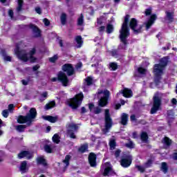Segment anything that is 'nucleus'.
<instances>
[{"label":"nucleus","mask_w":177,"mask_h":177,"mask_svg":"<svg viewBox=\"0 0 177 177\" xmlns=\"http://www.w3.org/2000/svg\"><path fill=\"white\" fill-rule=\"evenodd\" d=\"M37 115H38L37 109L32 107L30 108L25 116L22 115H19L17 121L18 124H27L28 127H31V124L37 118Z\"/></svg>","instance_id":"f257e3e1"},{"label":"nucleus","mask_w":177,"mask_h":177,"mask_svg":"<svg viewBox=\"0 0 177 177\" xmlns=\"http://www.w3.org/2000/svg\"><path fill=\"white\" fill-rule=\"evenodd\" d=\"M168 64V57H165L160 59L159 64H155L153 68V74L155 75V82L156 85L160 84V80H161V75L163 74L164 68L165 66Z\"/></svg>","instance_id":"f03ea898"},{"label":"nucleus","mask_w":177,"mask_h":177,"mask_svg":"<svg viewBox=\"0 0 177 177\" xmlns=\"http://www.w3.org/2000/svg\"><path fill=\"white\" fill-rule=\"evenodd\" d=\"M129 20V15H127L124 17V21L122 24L121 30H120V41L124 44V45H127V38L129 37V29L128 28Z\"/></svg>","instance_id":"7ed1b4c3"},{"label":"nucleus","mask_w":177,"mask_h":177,"mask_svg":"<svg viewBox=\"0 0 177 177\" xmlns=\"http://www.w3.org/2000/svg\"><path fill=\"white\" fill-rule=\"evenodd\" d=\"M82 100H84V94L80 93L68 101V103L73 110H77L81 106Z\"/></svg>","instance_id":"20e7f679"},{"label":"nucleus","mask_w":177,"mask_h":177,"mask_svg":"<svg viewBox=\"0 0 177 177\" xmlns=\"http://www.w3.org/2000/svg\"><path fill=\"white\" fill-rule=\"evenodd\" d=\"M104 121L105 125L104 128L102 129V132L103 133H107L113 127V120L110 116V110L109 109H105Z\"/></svg>","instance_id":"39448f33"},{"label":"nucleus","mask_w":177,"mask_h":177,"mask_svg":"<svg viewBox=\"0 0 177 177\" xmlns=\"http://www.w3.org/2000/svg\"><path fill=\"white\" fill-rule=\"evenodd\" d=\"M97 95L99 97H101L99 100V106H100V107H104V106H106L107 101L110 96V91L107 90L98 91Z\"/></svg>","instance_id":"423d86ee"},{"label":"nucleus","mask_w":177,"mask_h":177,"mask_svg":"<svg viewBox=\"0 0 177 177\" xmlns=\"http://www.w3.org/2000/svg\"><path fill=\"white\" fill-rule=\"evenodd\" d=\"M15 52L19 60H21L22 62H28L29 58L27 55V53H26V50H21L20 46H19L18 44L16 45Z\"/></svg>","instance_id":"0eeeda50"},{"label":"nucleus","mask_w":177,"mask_h":177,"mask_svg":"<svg viewBox=\"0 0 177 177\" xmlns=\"http://www.w3.org/2000/svg\"><path fill=\"white\" fill-rule=\"evenodd\" d=\"M129 26L134 31L135 34L142 32V26L138 24V21L135 18H132L129 22Z\"/></svg>","instance_id":"6e6552de"},{"label":"nucleus","mask_w":177,"mask_h":177,"mask_svg":"<svg viewBox=\"0 0 177 177\" xmlns=\"http://www.w3.org/2000/svg\"><path fill=\"white\" fill-rule=\"evenodd\" d=\"M161 106V99L158 96L155 95L153 97V105L151 109V114H156L158 110H160V106Z\"/></svg>","instance_id":"1a4fd4ad"},{"label":"nucleus","mask_w":177,"mask_h":177,"mask_svg":"<svg viewBox=\"0 0 177 177\" xmlns=\"http://www.w3.org/2000/svg\"><path fill=\"white\" fill-rule=\"evenodd\" d=\"M78 131V126L74 123H71L68 125V136L71 139H75V132Z\"/></svg>","instance_id":"9d476101"},{"label":"nucleus","mask_w":177,"mask_h":177,"mask_svg":"<svg viewBox=\"0 0 177 177\" xmlns=\"http://www.w3.org/2000/svg\"><path fill=\"white\" fill-rule=\"evenodd\" d=\"M102 169H104L103 175L104 176H110V175H115V172L113 170L111 165L110 162H106L102 166Z\"/></svg>","instance_id":"9b49d317"},{"label":"nucleus","mask_w":177,"mask_h":177,"mask_svg":"<svg viewBox=\"0 0 177 177\" xmlns=\"http://www.w3.org/2000/svg\"><path fill=\"white\" fill-rule=\"evenodd\" d=\"M28 27L30 30H32L33 34H35V38H39L40 37H41L42 35L41 33V29H39V28H38L37 25L34 24H30L28 25Z\"/></svg>","instance_id":"f8f14e48"},{"label":"nucleus","mask_w":177,"mask_h":177,"mask_svg":"<svg viewBox=\"0 0 177 177\" xmlns=\"http://www.w3.org/2000/svg\"><path fill=\"white\" fill-rule=\"evenodd\" d=\"M57 80L62 83L64 86H67V75L63 71H59L57 74Z\"/></svg>","instance_id":"ddd939ff"},{"label":"nucleus","mask_w":177,"mask_h":177,"mask_svg":"<svg viewBox=\"0 0 177 177\" xmlns=\"http://www.w3.org/2000/svg\"><path fill=\"white\" fill-rule=\"evenodd\" d=\"M132 164V159L131 158V156H127L125 158H123L121 160L120 165L123 168H128Z\"/></svg>","instance_id":"4468645a"},{"label":"nucleus","mask_w":177,"mask_h":177,"mask_svg":"<svg viewBox=\"0 0 177 177\" xmlns=\"http://www.w3.org/2000/svg\"><path fill=\"white\" fill-rule=\"evenodd\" d=\"M156 20H157V15H151L149 19L147 22H145L144 24L146 27V30H149V28H150V27H151V26L154 24V21H156Z\"/></svg>","instance_id":"2eb2a0df"},{"label":"nucleus","mask_w":177,"mask_h":177,"mask_svg":"<svg viewBox=\"0 0 177 177\" xmlns=\"http://www.w3.org/2000/svg\"><path fill=\"white\" fill-rule=\"evenodd\" d=\"M26 157L27 160H31L32 158V154L30 153V151H21L19 153H18V158L21 160V158H24Z\"/></svg>","instance_id":"dca6fc26"},{"label":"nucleus","mask_w":177,"mask_h":177,"mask_svg":"<svg viewBox=\"0 0 177 177\" xmlns=\"http://www.w3.org/2000/svg\"><path fill=\"white\" fill-rule=\"evenodd\" d=\"M36 161L37 165H43L44 167H48V162L44 156L37 157Z\"/></svg>","instance_id":"f3484780"},{"label":"nucleus","mask_w":177,"mask_h":177,"mask_svg":"<svg viewBox=\"0 0 177 177\" xmlns=\"http://www.w3.org/2000/svg\"><path fill=\"white\" fill-rule=\"evenodd\" d=\"M88 162L91 167H96V155H95V153H91L89 154Z\"/></svg>","instance_id":"a211bd4d"},{"label":"nucleus","mask_w":177,"mask_h":177,"mask_svg":"<svg viewBox=\"0 0 177 177\" xmlns=\"http://www.w3.org/2000/svg\"><path fill=\"white\" fill-rule=\"evenodd\" d=\"M43 118L46 121H48L52 124H55V122H57V120H58L57 116H52V115L43 116Z\"/></svg>","instance_id":"6ab92c4d"},{"label":"nucleus","mask_w":177,"mask_h":177,"mask_svg":"<svg viewBox=\"0 0 177 177\" xmlns=\"http://www.w3.org/2000/svg\"><path fill=\"white\" fill-rule=\"evenodd\" d=\"M150 165H151V160H148V162L145 164L144 167L137 165L136 168L140 171V172H145V169H146V168H149Z\"/></svg>","instance_id":"aec40b11"},{"label":"nucleus","mask_w":177,"mask_h":177,"mask_svg":"<svg viewBox=\"0 0 177 177\" xmlns=\"http://www.w3.org/2000/svg\"><path fill=\"white\" fill-rule=\"evenodd\" d=\"M166 14V19L167 20H168L169 21H170L171 23V21H174V11H171V10H167L165 12Z\"/></svg>","instance_id":"412c9836"},{"label":"nucleus","mask_w":177,"mask_h":177,"mask_svg":"<svg viewBox=\"0 0 177 177\" xmlns=\"http://www.w3.org/2000/svg\"><path fill=\"white\" fill-rule=\"evenodd\" d=\"M75 73V71H74V67L70 64H67V75L70 77L71 75H74Z\"/></svg>","instance_id":"4be33fe9"},{"label":"nucleus","mask_w":177,"mask_h":177,"mask_svg":"<svg viewBox=\"0 0 177 177\" xmlns=\"http://www.w3.org/2000/svg\"><path fill=\"white\" fill-rule=\"evenodd\" d=\"M75 42L77 44L75 45V48L77 49L81 48L82 46V44H84V41H82V37L81 36H77L75 37Z\"/></svg>","instance_id":"5701e85b"},{"label":"nucleus","mask_w":177,"mask_h":177,"mask_svg":"<svg viewBox=\"0 0 177 177\" xmlns=\"http://www.w3.org/2000/svg\"><path fill=\"white\" fill-rule=\"evenodd\" d=\"M122 95L124 97H132V91L128 88H124L122 91Z\"/></svg>","instance_id":"b1692460"},{"label":"nucleus","mask_w":177,"mask_h":177,"mask_svg":"<svg viewBox=\"0 0 177 177\" xmlns=\"http://www.w3.org/2000/svg\"><path fill=\"white\" fill-rule=\"evenodd\" d=\"M53 107H56V102H55V100L50 101L46 104L45 105V110H50V109H53Z\"/></svg>","instance_id":"393cba45"},{"label":"nucleus","mask_w":177,"mask_h":177,"mask_svg":"<svg viewBox=\"0 0 177 177\" xmlns=\"http://www.w3.org/2000/svg\"><path fill=\"white\" fill-rule=\"evenodd\" d=\"M121 124L122 125H127V124H128V114L127 113L122 114Z\"/></svg>","instance_id":"a878e982"},{"label":"nucleus","mask_w":177,"mask_h":177,"mask_svg":"<svg viewBox=\"0 0 177 177\" xmlns=\"http://www.w3.org/2000/svg\"><path fill=\"white\" fill-rule=\"evenodd\" d=\"M17 12H21L23 10V5H24V0H17Z\"/></svg>","instance_id":"bb28decb"},{"label":"nucleus","mask_w":177,"mask_h":177,"mask_svg":"<svg viewBox=\"0 0 177 177\" xmlns=\"http://www.w3.org/2000/svg\"><path fill=\"white\" fill-rule=\"evenodd\" d=\"M162 143H163L165 146H171L172 140H171L168 137H165L162 140Z\"/></svg>","instance_id":"cd10ccee"},{"label":"nucleus","mask_w":177,"mask_h":177,"mask_svg":"<svg viewBox=\"0 0 177 177\" xmlns=\"http://www.w3.org/2000/svg\"><path fill=\"white\" fill-rule=\"evenodd\" d=\"M27 127H28V125L26 124H19L17 126V131H18V132H24L26 128H27Z\"/></svg>","instance_id":"c85d7f7f"},{"label":"nucleus","mask_w":177,"mask_h":177,"mask_svg":"<svg viewBox=\"0 0 177 177\" xmlns=\"http://www.w3.org/2000/svg\"><path fill=\"white\" fill-rule=\"evenodd\" d=\"M60 20H61V24L62 26H64L67 21V15L66 13H62L60 17Z\"/></svg>","instance_id":"c756f323"},{"label":"nucleus","mask_w":177,"mask_h":177,"mask_svg":"<svg viewBox=\"0 0 177 177\" xmlns=\"http://www.w3.org/2000/svg\"><path fill=\"white\" fill-rule=\"evenodd\" d=\"M93 84V80L91 77H88L85 79L84 85L87 86H91Z\"/></svg>","instance_id":"7c9ffc66"},{"label":"nucleus","mask_w":177,"mask_h":177,"mask_svg":"<svg viewBox=\"0 0 177 177\" xmlns=\"http://www.w3.org/2000/svg\"><path fill=\"white\" fill-rule=\"evenodd\" d=\"M53 142L54 143H57V145L60 143V137H59V135L57 133L54 134V136H53Z\"/></svg>","instance_id":"2f4dec72"},{"label":"nucleus","mask_w":177,"mask_h":177,"mask_svg":"<svg viewBox=\"0 0 177 177\" xmlns=\"http://www.w3.org/2000/svg\"><path fill=\"white\" fill-rule=\"evenodd\" d=\"M86 150H88V144H84L79 148L80 153H85Z\"/></svg>","instance_id":"473e14b6"},{"label":"nucleus","mask_w":177,"mask_h":177,"mask_svg":"<svg viewBox=\"0 0 177 177\" xmlns=\"http://www.w3.org/2000/svg\"><path fill=\"white\" fill-rule=\"evenodd\" d=\"M109 68L112 70V71H115V70L118 68V66L117 65V63L111 62L109 64Z\"/></svg>","instance_id":"72a5a7b5"},{"label":"nucleus","mask_w":177,"mask_h":177,"mask_svg":"<svg viewBox=\"0 0 177 177\" xmlns=\"http://www.w3.org/2000/svg\"><path fill=\"white\" fill-rule=\"evenodd\" d=\"M161 170L164 174H167V172H168V165H167L166 162H162Z\"/></svg>","instance_id":"f704fd0d"},{"label":"nucleus","mask_w":177,"mask_h":177,"mask_svg":"<svg viewBox=\"0 0 177 177\" xmlns=\"http://www.w3.org/2000/svg\"><path fill=\"white\" fill-rule=\"evenodd\" d=\"M44 151H46V153H52V151H53V149H52V147H50V145L46 144L44 145Z\"/></svg>","instance_id":"c9c22d12"},{"label":"nucleus","mask_w":177,"mask_h":177,"mask_svg":"<svg viewBox=\"0 0 177 177\" xmlns=\"http://www.w3.org/2000/svg\"><path fill=\"white\" fill-rule=\"evenodd\" d=\"M109 146L111 150H114L115 149V139L112 138L110 140Z\"/></svg>","instance_id":"e433bc0d"},{"label":"nucleus","mask_w":177,"mask_h":177,"mask_svg":"<svg viewBox=\"0 0 177 177\" xmlns=\"http://www.w3.org/2000/svg\"><path fill=\"white\" fill-rule=\"evenodd\" d=\"M77 26H84V15L82 14L77 19Z\"/></svg>","instance_id":"4c0bfd02"},{"label":"nucleus","mask_w":177,"mask_h":177,"mask_svg":"<svg viewBox=\"0 0 177 177\" xmlns=\"http://www.w3.org/2000/svg\"><path fill=\"white\" fill-rule=\"evenodd\" d=\"M20 169H21V171H26V169H27V161L26 160H24L21 162Z\"/></svg>","instance_id":"58836bf2"},{"label":"nucleus","mask_w":177,"mask_h":177,"mask_svg":"<svg viewBox=\"0 0 177 177\" xmlns=\"http://www.w3.org/2000/svg\"><path fill=\"white\" fill-rule=\"evenodd\" d=\"M114 30V27L111 24H108L106 26V32L107 34H111L113 31Z\"/></svg>","instance_id":"ea45409f"},{"label":"nucleus","mask_w":177,"mask_h":177,"mask_svg":"<svg viewBox=\"0 0 177 177\" xmlns=\"http://www.w3.org/2000/svg\"><path fill=\"white\" fill-rule=\"evenodd\" d=\"M148 138H149V136H147V133L142 132L141 133V140H142V142H147Z\"/></svg>","instance_id":"a19ab883"},{"label":"nucleus","mask_w":177,"mask_h":177,"mask_svg":"<svg viewBox=\"0 0 177 177\" xmlns=\"http://www.w3.org/2000/svg\"><path fill=\"white\" fill-rule=\"evenodd\" d=\"M59 59L57 55H55L53 57L49 58V62L50 63H56V61Z\"/></svg>","instance_id":"79ce46f5"},{"label":"nucleus","mask_w":177,"mask_h":177,"mask_svg":"<svg viewBox=\"0 0 177 177\" xmlns=\"http://www.w3.org/2000/svg\"><path fill=\"white\" fill-rule=\"evenodd\" d=\"M37 53V48L35 47L32 48L28 53L29 56H34Z\"/></svg>","instance_id":"37998d69"},{"label":"nucleus","mask_w":177,"mask_h":177,"mask_svg":"<svg viewBox=\"0 0 177 177\" xmlns=\"http://www.w3.org/2000/svg\"><path fill=\"white\" fill-rule=\"evenodd\" d=\"M1 114L4 118H8L9 117V111L5 109L2 111Z\"/></svg>","instance_id":"c03bdc74"},{"label":"nucleus","mask_w":177,"mask_h":177,"mask_svg":"<svg viewBox=\"0 0 177 177\" xmlns=\"http://www.w3.org/2000/svg\"><path fill=\"white\" fill-rule=\"evenodd\" d=\"M125 146L126 147H129V149H133V147H135V144H133L132 141H129Z\"/></svg>","instance_id":"a18cd8bd"},{"label":"nucleus","mask_w":177,"mask_h":177,"mask_svg":"<svg viewBox=\"0 0 177 177\" xmlns=\"http://www.w3.org/2000/svg\"><path fill=\"white\" fill-rule=\"evenodd\" d=\"M93 112L95 114H100V113H102V109L99 106L94 107Z\"/></svg>","instance_id":"49530a36"},{"label":"nucleus","mask_w":177,"mask_h":177,"mask_svg":"<svg viewBox=\"0 0 177 177\" xmlns=\"http://www.w3.org/2000/svg\"><path fill=\"white\" fill-rule=\"evenodd\" d=\"M43 23H44V26H46V27L50 26V21H49L48 18H44L43 19Z\"/></svg>","instance_id":"de8ad7c7"},{"label":"nucleus","mask_w":177,"mask_h":177,"mask_svg":"<svg viewBox=\"0 0 177 177\" xmlns=\"http://www.w3.org/2000/svg\"><path fill=\"white\" fill-rule=\"evenodd\" d=\"M138 71L140 74H146L147 70H146V68L140 67L138 68Z\"/></svg>","instance_id":"09e8293b"},{"label":"nucleus","mask_w":177,"mask_h":177,"mask_svg":"<svg viewBox=\"0 0 177 177\" xmlns=\"http://www.w3.org/2000/svg\"><path fill=\"white\" fill-rule=\"evenodd\" d=\"M97 66V71H103V66H100L99 64H94L92 65V67H96Z\"/></svg>","instance_id":"8fccbe9b"},{"label":"nucleus","mask_w":177,"mask_h":177,"mask_svg":"<svg viewBox=\"0 0 177 177\" xmlns=\"http://www.w3.org/2000/svg\"><path fill=\"white\" fill-rule=\"evenodd\" d=\"M29 59L30 63H35L37 62V57H34V55H30Z\"/></svg>","instance_id":"3c124183"},{"label":"nucleus","mask_w":177,"mask_h":177,"mask_svg":"<svg viewBox=\"0 0 177 177\" xmlns=\"http://www.w3.org/2000/svg\"><path fill=\"white\" fill-rule=\"evenodd\" d=\"M3 59L5 60V62H12V57H10L9 55H6L3 57Z\"/></svg>","instance_id":"603ef678"},{"label":"nucleus","mask_w":177,"mask_h":177,"mask_svg":"<svg viewBox=\"0 0 177 177\" xmlns=\"http://www.w3.org/2000/svg\"><path fill=\"white\" fill-rule=\"evenodd\" d=\"M8 16H10L11 19H13V16H15V12H13V10H8Z\"/></svg>","instance_id":"864d4df0"},{"label":"nucleus","mask_w":177,"mask_h":177,"mask_svg":"<svg viewBox=\"0 0 177 177\" xmlns=\"http://www.w3.org/2000/svg\"><path fill=\"white\" fill-rule=\"evenodd\" d=\"M40 68L41 66H39V64H37L32 67V71H37Z\"/></svg>","instance_id":"5fc2aeb1"},{"label":"nucleus","mask_w":177,"mask_h":177,"mask_svg":"<svg viewBox=\"0 0 177 177\" xmlns=\"http://www.w3.org/2000/svg\"><path fill=\"white\" fill-rule=\"evenodd\" d=\"M35 12H37L38 15H42V10H41L39 7L35 8Z\"/></svg>","instance_id":"6e6d98bb"},{"label":"nucleus","mask_w":177,"mask_h":177,"mask_svg":"<svg viewBox=\"0 0 177 177\" xmlns=\"http://www.w3.org/2000/svg\"><path fill=\"white\" fill-rule=\"evenodd\" d=\"M103 23V17H100L97 19V24H98L99 26H100Z\"/></svg>","instance_id":"4d7b16f0"},{"label":"nucleus","mask_w":177,"mask_h":177,"mask_svg":"<svg viewBox=\"0 0 177 177\" xmlns=\"http://www.w3.org/2000/svg\"><path fill=\"white\" fill-rule=\"evenodd\" d=\"M1 55L3 56V57L8 55V54L6 53V50H5V49H1Z\"/></svg>","instance_id":"13d9d810"},{"label":"nucleus","mask_w":177,"mask_h":177,"mask_svg":"<svg viewBox=\"0 0 177 177\" xmlns=\"http://www.w3.org/2000/svg\"><path fill=\"white\" fill-rule=\"evenodd\" d=\"M145 15L146 16H149V15H151V8L147 9L145 10Z\"/></svg>","instance_id":"bf43d9fd"},{"label":"nucleus","mask_w":177,"mask_h":177,"mask_svg":"<svg viewBox=\"0 0 177 177\" xmlns=\"http://www.w3.org/2000/svg\"><path fill=\"white\" fill-rule=\"evenodd\" d=\"M14 109H15V105L13 104H10L8 105V110H9V111H13Z\"/></svg>","instance_id":"052dcab7"},{"label":"nucleus","mask_w":177,"mask_h":177,"mask_svg":"<svg viewBox=\"0 0 177 177\" xmlns=\"http://www.w3.org/2000/svg\"><path fill=\"white\" fill-rule=\"evenodd\" d=\"M120 154H121V151L120 150H116L115 151V156L117 158L120 157Z\"/></svg>","instance_id":"680f3d73"},{"label":"nucleus","mask_w":177,"mask_h":177,"mask_svg":"<svg viewBox=\"0 0 177 177\" xmlns=\"http://www.w3.org/2000/svg\"><path fill=\"white\" fill-rule=\"evenodd\" d=\"M62 70L63 71H64L65 73H67V64H64L62 66Z\"/></svg>","instance_id":"e2e57ef3"},{"label":"nucleus","mask_w":177,"mask_h":177,"mask_svg":"<svg viewBox=\"0 0 177 177\" xmlns=\"http://www.w3.org/2000/svg\"><path fill=\"white\" fill-rule=\"evenodd\" d=\"M88 109H89L90 111H92V110H95L94 105L93 104H89Z\"/></svg>","instance_id":"0e129e2a"},{"label":"nucleus","mask_w":177,"mask_h":177,"mask_svg":"<svg viewBox=\"0 0 177 177\" xmlns=\"http://www.w3.org/2000/svg\"><path fill=\"white\" fill-rule=\"evenodd\" d=\"M117 50H112V56H113V57H117Z\"/></svg>","instance_id":"69168bd1"},{"label":"nucleus","mask_w":177,"mask_h":177,"mask_svg":"<svg viewBox=\"0 0 177 177\" xmlns=\"http://www.w3.org/2000/svg\"><path fill=\"white\" fill-rule=\"evenodd\" d=\"M21 82L23 85H28V81H26V80H22Z\"/></svg>","instance_id":"338daca9"},{"label":"nucleus","mask_w":177,"mask_h":177,"mask_svg":"<svg viewBox=\"0 0 177 177\" xmlns=\"http://www.w3.org/2000/svg\"><path fill=\"white\" fill-rule=\"evenodd\" d=\"M171 103H172V104H177V100H176V99L173 98V99L171 100Z\"/></svg>","instance_id":"774afa93"}]
</instances>
